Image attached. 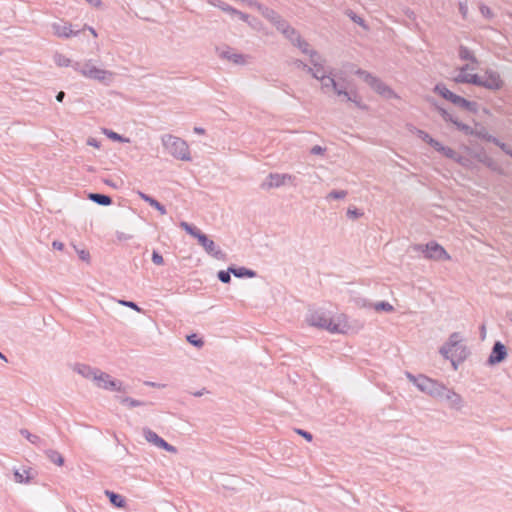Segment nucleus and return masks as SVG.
Segmentation results:
<instances>
[{"label":"nucleus","instance_id":"1","mask_svg":"<svg viewBox=\"0 0 512 512\" xmlns=\"http://www.w3.org/2000/svg\"><path fill=\"white\" fill-rule=\"evenodd\" d=\"M307 322L311 326L325 329L331 333H345L347 329V323L341 317L334 319L323 311L311 312L307 316Z\"/></svg>","mask_w":512,"mask_h":512},{"label":"nucleus","instance_id":"2","mask_svg":"<svg viewBox=\"0 0 512 512\" xmlns=\"http://www.w3.org/2000/svg\"><path fill=\"white\" fill-rule=\"evenodd\" d=\"M73 69L85 78L97 80L106 85L113 79V72L97 67L92 59L74 62Z\"/></svg>","mask_w":512,"mask_h":512},{"label":"nucleus","instance_id":"3","mask_svg":"<svg viewBox=\"0 0 512 512\" xmlns=\"http://www.w3.org/2000/svg\"><path fill=\"white\" fill-rule=\"evenodd\" d=\"M312 77L318 80L321 84V91L324 94H330L338 87L344 79L341 71L323 67L318 70L312 71Z\"/></svg>","mask_w":512,"mask_h":512},{"label":"nucleus","instance_id":"4","mask_svg":"<svg viewBox=\"0 0 512 512\" xmlns=\"http://www.w3.org/2000/svg\"><path fill=\"white\" fill-rule=\"evenodd\" d=\"M161 141L171 156L181 161H191L190 149L185 140L171 134H165L161 137Z\"/></svg>","mask_w":512,"mask_h":512},{"label":"nucleus","instance_id":"5","mask_svg":"<svg viewBox=\"0 0 512 512\" xmlns=\"http://www.w3.org/2000/svg\"><path fill=\"white\" fill-rule=\"evenodd\" d=\"M407 377L421 392L428 394L432 398L442 400L443 392H445L444 384L424 375L414 376L407 373Z\"/></svg>","mask_w":512,"mask_h":512},{"label":"nucleus","instance_id":"6","mask_svg":"<svg viewBox=\"0 0 512 512\" xmlns=\"http://www.w3.org/2000/svg\"><path fill=\"white\" fill-rule=\"evenodd\" d=\"M465 81H471L473 85L484 87L489 90H500L504 82L500 74L492 69H487L483 76H472L469 79L463 78Z\"/></svg>","mask_w":512,"mask_h":512},{"label":"nucleus","instance_id":"7","mask_svg":"<svg viewBox=\"0 0 512 512\" xmlns=\"http://www.w3.org/2000/svg\"><path fill=\"white\" fill-rule=\"evenodd\" d=\"M355 74L361 77L374 91L383 97H396L394 91L390 87H388L384 82H382L379 78L375 77L371 73L362 69H358L355 71Z\"/></svg>","mask_w":512,"mask_h":512},{"label":"nucleus","instance_id":"8","mask_svg":"<svg viewBox=\"0 0 512 512\" xmlns=\"http://www.w3.org/2000/svg\"><path fill=\"white\" fill-rule=\"evenodd\" d=\"M413 250L424 254V257L431 260H449L450 255L446 250L437 242L431 241L425 245L416 244L413 246Z\"/></svg>","mask_w":512,"mask_h":512},{"label":"nucleus","instance_id":"9","mask_svg":"<svg viewBox=\"0 0 512 512\" xmlns=\"http://www.w3.org/2000/svg\"><path fill=\"white\" fill-rule=\"evenodd\" d=\"M295 179L296 177L291 174L270 173L262 182L260 187L263 190H270L272 188H279L281 186H284L287 183L295 185Z\"/></svg>","mask_w":512,"mask_h":512},{"label":"nucleus","instance_id":"10","mask_svg":"<svg viewBox=\"0 0 512 512\" xmlns=\"http://www.w3.org/2000/svg\"><path fill=\"white\" fill-rule=\"evenodd\" d=\"M94 383L98 388L104 390L122 392L126 391L121 381L113 379L109 374L101 371L100 369L96 375V379H94Z\"/></svg>","mask_w":512,"mask_h":512},{"label":"nucleus","instance_id":"11","mask_svg":"<svg viewBox=\"0 0 512 512\" xmlns=\"http://www.w3.org/2000/svg\"><path fill=\"white\" fill-rule=\"evenodd\" d=\"M348 86L349 82L344 78L333 93L343 100L353 102L357 107L361 109L366 108V106L361 103L357 92L349 91Z\"/></svg>","mask_w":512,"mask_h":512},{"label":"nucleus","instance_id":"12","mask_svg":"<svg viewBox=\"0 0 512 512\" xmlns=\"http://www.w3.org/2000/svg\"><path fill=\"white\" fill-rule=\"evenodd\" d=\"M196 239L207 254L211 255L217 260H223L225 258V253L218 245L215 244L213 240L209 239L206 234L200 232L198 235H196Z\"/></svg>","mask_w":512,"mask_h":512},{"label":"nucleus","instance_id":"13","mask_svg":"<svg viewBox=\"0 0 512 512\" xmlns=\"http://www.w3.org/2000/svg\"><path fill=\"white\" fill-rule=\"evenodd\" d=\"M143 435L145 437V439L149 442V443H152L153 445H155L156 447H159V448H162L164 450H166L167 452H171V453H176L177 452V449L172 446L171 444H169L168 442H166L163 438H161L160 436H158L154 431H152L151 429L149 428H144L143 429Z\"/></svg>","mask_w":512,"mask_h":512},{"label":"nucleus","instance_id":"14","mask_svg":"<svg viewBox=\"0 0 512 512\" xmlns=\"http://www.w3.org/2000/svg\"><path fill=\"white\" fill-rule=\"evenodd\" d=\"M507 356V350L503 343L496 341L492 347L491 354L488 357V364L495 365L502 362Z\"/></svg>","mask_w":512,"mask_h":512},{"label":"nucleus","instance_id":"15","mask_svg":"<svg viewBox=\"0 0 512 512\" xmlns=\"http://www.w3.org/2000/svg\"><path fill=\"white\" fill-rule=\"evenodd\" d=\"M53 32L61 38H69L78 35L79 31L72 30L71 24L67 22H56L52 24Z\"/></svg>","mask_w":512,"mask_h":512},{"label":"nucleus","instance_id":"16","mask_svg":"<svg viewBox=\"0 0 512 512\" xmlns=\"http://www.w3.org/2000/svg\"><path fill=\"white\" fill-rule=\"evenodd\" d=\"M445 399L450 408L455 410H460L463 407V399L462 397L453 391L452 389H449L445 386V392H443V398Z\"/></svg>","mask_w":512,"mask_h":512},{"label":"nucleus","instance_id":"17","mask_svg":"<svg viewBox=\"0 0 512 512\" xmlns=\"http://www.w3.org/2000/svg\"><path fill=\"white\" fill-rule=\"evenodd\" d=\"M249 4L255 7L262 14V16L265 17L272 24H274L275 21H277L280 18V15L276 11L267 6H264L261 3H258L257 1H250Z\"/></svg>","mask_w":512,"mask_h":512},{"label":"nucleus","instance_id":"18","mask_svg":"<svg viewBox=\"0 0 512 512\" xmlns=\"http://www.w3.org/2000/svg\"><path fill=\"white\" fill-rule=\"evenodd\" d=\"M219 56L223 59H227L228 61L233 62L237 65H244L247 63L246 56L241 53H235L232 49L227 48L219 53Z\"/></svg>","mask_w":512,"mask_h":512},{"label":"nucleus","instance_id":"19","mask_svg":"<svg viewBox=\"0 0 512 512\" xmlns=\"http://www.w3.org/2000/svg\"><path fill=\"white\" fill-rule=\"evenodd\" d=\"M74 371L80 374L82 377L90 379L94 382V379H96V375L99 369L93 368L87 364H76L74 366Z\"/></svg>","mask_w":512,"mask_h":512},{"label":"nucleus","instance_id":"20","mask_svg":"<svg viewBox=\"0 0 512 512\" xmlns=\"http://www.w3.org/2000/svg\"><path fill=\"white\" fill-rule=\"evenodd\" d=\"M138 196L148 203L151 207L155 208L161 215H165L167 213V210L164 205H162L159 201L154 199L153 197L145 194L142 191H137Z\"/></svg>","mask_w":512,"mask_h":512},{"label":"nucleus","instance_id":"21","mask_svg":"<svg viewBox=\"0 0 512 512\" xmlns=\"http://www.w3.org/2000/svg\"><path fill=\"white\" fill-rule=\"evenodd\" d=\"M229 271L232 272V274L237 277V278H243V277H248V278H253L255 277L257 274L254 270H251V269H248L246 267H229Z\"/></svg>","mask_w":512,"mask_h":512},{"label":"nucleus","instance_id":"22","mask_svg":"<svg viewBox=\"0 0 512 512\" xmlns=\"http://www.w3.org/2000/svg\"><path fill=\"white\" fill-rule=\"evenodd\" d=\"M471 69L470 66L468 64L462 66L460 69H459V73L457 76L454 77V82L456 83H468V84H472L471 81H465L463 78L465 79H469L470 77L472 76H477V74H471V73H468V70Z\"/></svg>","mask_w":512,"mask_h":512},{"label":"nucleus","instance_id":"23","mask_svg":"<svg viewBox=\"0 0 512 512\" xmlns=\"http://www.w3.org/2000/svg\"><path fill=\"white\" fill-rule=\"evenodd\" d=\"M88 198L94 203L101 206H108L112 203V199L110 196L100 193H90Z\"/></svg>","mask_w":512,"mask_h":512},{"label":"nucleus","instance_id":"24","mask_svg":"<svg viewBox=\"0 0 512 512\" xmlns=\"http://www.w3.org/2000/svg\"><path fill=\"white\" fill-rule=\"evenodd\" d=\"M310 62L312 67L309 66L308 73L312 74L313 70L321 69L324 66L325 60L318 54V52H311Z\"/></svg>","mask_w":512,"mask_h":512},{"label":"nucleus","instance_id":"25","mask_svg":"<svg viewBox=\"0 0 512 512\" xmlns=\"http://www.w3.org/2000/svg\"><path fill=\"white\" fill-rule=\"evenodd\" d=\"M20 434L35 446H45V441L42 438H40L38 435L30 433L27 429H21Z\"/></svg>","mask_w":512,"mask_h":512},{"label":"nucleus","instance_id":"26","mask_svg":"<svg viewBox=\"0 0 512 512\" xmlns=\"http://www.w3.org/2000/svg\"><path fill=\"white\" fill-rule=\"evenodd\" d=\"M105 494L109 497V500L112 505H114L117 508H124L126 505V501L123 496L120 494H117L115 492L106 490Z\"/></svg>","mask_w":512,"mask_h":512},{"label":"nucleus","instance_id":"27","mask_svg":"<svg viewBox=\"0 0 512 512\" xmlns=\"http://www.w3.org/2000/svg\"><path fill=\"white\" fill-rule=\"evenodd\" d=\"M434 92L448 101H452L455 93L451 92L444 84L439 83L435 86Z\"/></svg>","mask_w":512,"mask_h":512},{"label":"nucleus","instance_id":"28","mask_svg":"<svg viewBox=\"0 0 512 512\" xmlns=\"http://www.w3.org/2000/svg\"><path fill=\"white\" fill-rule=\"evenodd\" d=\"M47 458L54 464L61 466L64 463L63 456L56 450L48 449L45 451Z\"/></svg>","mask_w":512,"mask_h":512},{"label":"nucleus","instance_id":"29","mask_svg":"<svg viewBox=\"0 0 512 512\" xmlns=\"http://www.w3.org/2000/svg\"><path fill=\"white\" fill-rule=\"evenodd\" d=\"M53 60H54L55 64L59 67H69V66L73 67V64H74V62H72V60L70 58L66 57L65 55H63L61 53H56L53 56Z\"/></svg>","mask_w":512,"mask_h":512},{"label":"nucleus","instance_id":"30","mask_svg":"<svg viewBox=\"0 0 512 512\" xmlns=\"http://www.w3.org/2000/svg\"><path fill=\"white\" fill-rule=\"evenodd\" d=\"M435 150L437 152H440L442 153L445 157L449 158V159H452V160H455L458 156V153L453 150L452 148L450 147H446L444 146L442 143L439 142V146H437L435 148Z\"/></svg>","mask_w":512,"mask_h":512},{"label":"nucleus","instance_id":"31","mask_svg":"<svg viewBox=\"0 0 512 512\" xmlns=\"http://www.w3.org/2000/svg\"><path fill=\"white\" fill-rule=\"evenodd\" d=\"M293 45L298 47L302 53L307 54L310 57H311V52H316L315 50L310 49L309 43L307 41H305L304 39H302L301 36L296 39V43H294Z\"/></svg>","mask_w":512,"mask_h":512},{"label":"nucleus","instance_id":"32","mask_svg":"<svg viewBox=\"0 0 512 512\" xmlns=\"http://www.w3.org/2000/svg\"><path fill=\"white\" fill-rule=\"evenodd\" d=\"M459 57L462 59V60H469L473 63H477V59L476 57L474 56L473 52L465 47V46H460V49H459Z\"/></svg>","mask_w":512,"mask_h":512},{"label":"nucleus","instance_id":"33","mask_svg":"<svg viewBox=\"0 0 512 512\" xmlns=\"http://www.w3.org/2000/svg\"><path fill=\"white\" fill-rule=\"evenodd\" d=\"M417 135L419 138H421L424 142L429 144L434 149L439 146V141L432 138L427 132L423 130H417Z\"/></svg>","mask_w":512,"mask_h":512},{"label":"nucleus","instance_id":"34","mask_svg":"<svg viewBox=\"0 0 512 512\" xmlns=\"http://www.w3.org/2000/svg\"><path fill=\"white\" fill-rule=\"evenodd\" d=\"M103 134H105L109 139L113 140V141H118V142H123V143H128L130 142V140L128 138H125L123 137L122 135L110 130V129H107V128H104L102 130Z\"/></svg>","mask_w":512,"mask_h":512},{"label":"nucleus","instance_id":"35","mask_svg":"<svg viewBox=\"0 0 512 512\" xmlns=\"http://www.w3.org/2000/svg\"><path fill=\"white\" fill-rule=\"evenodd\" d=\"M118 400L122 403V404H126L128 405L130 408H134V407H139V406H144L146 405V402L144 401H140V400H136V399H133L131 397H118Z\"/></svg>","mask_w":512,"mask_h":512},{"label":"nucleus","instance_id":"36","mask_svg":"<svg viewBox=\"0 0 512 512\" xmlns=\"http://www.w3.org/2000/svg\"><path fill=\"white\" fill-rule=\"evenodd\" d=\"M180 227L194 238H196V235H198L201 232V230H199L197 227L185 221L180 222Z\"/></svg>","mask_w":512,"mask_h":512},{"label":"nucleus","instance_id":"37","mask_svg":"<svg viewBox=\"0 0 512 512\" xmlns=\"http://www.w3.org/2000/svg\"><path fill=\"white\" fill-rule=\"evenodd\" d=\"M456 128L460 131H462L465 135H474L475 134V130L470 127L469 125L467 124H464L462 122H460L458 119H456V121H454L453 123Z\"/></svg>","mask_w":512,"mask_h":512},{"label":"nucleus","instance_id":"38","mask_svg":"<svg viewBox=\"0 0 512 512\" xmlns=\"http://www.w3.org/2000/svg\"><path fill=\"white\" fill-rule=\"evenodd\" d=\"M283 35L292 43H296V39L299 38L301 35L292 27L289 26V28L286 30V32L283 33Z\"/></svg>","mask_w":512,"mask_h":512},{"label":"nucleus","instance_id":"39","mask_svg":"<svg viewBox=\"0 0 512 512\" xmlns=\"http://www.w3.org/2000/svg\"><path fill=\"white\" fill-rule=\"evenodd\" d=\"M14 475L16 480H33L34 475L31 473V469H24L21 473L19 470H15Z\"/></svg>","mask_w":512,"mask_h":512},{"label":"nucleus","instance_id":"40","mask_svg":"<svg viewBox=\"0 0 512 512\" xmlns=\"http://www.w3.org/2000/svg\"><path fill=\"white\" fill-rule=\"evenodd\" d=\"M459 342H460V335H459V333L454 332L449 336V339H448L446 345L452 349H454V348L458 349Z\"/></svg>","mask_w":512,"mask_h":512},{"label":"nucleus","instance_id":"41","mask_svg":"<svg viewBox=\"0 0 512 512\" xmlns=\"http://www.w3.org/2000/svg\"><path fill=\"white\" fill-rule=\"evenodd\" d=\"M373 308L376 311H385V312H392L394 310L393 306L385 301L377 302L373 305Z\"/></svg>","mask_w":512,"mask_h":512},{"label":"nucleus","instance_id":"42","mask_svg":"<svg viewBox=\"0 0 512 512\" xmlns=\"http://www.w3.org/2000/svg\"><path fill=\"white\" fill-rule=\"evenodd\" d=\"M346 15L356 24L367 28L365 25V21L362 17L358 16L356 13H354L352 10H347Z\"/></svg>","mask_w":512,"mask_h":512},{"label":"nucleus","instance_id":"43","mask_svg":"<svg viewBox=\"0 0 512 512\" xmlns=\"http://www.w3.org/2000/svg\"><path fill=\"white\" fill-rule=\"evenodd\" d=\"M273 25H274V26L276 27V29H277L279 32H281L282 34H283L284 32H286V30H287V29L289 28V26H290V24H289L285 19H283L281 16H280V18H279L277 21H275V23H274Z\"/></svg>","mask_w":512,"mask_h":512},{"label":"nucleus","instance_id":"44","mask_svg":"<svg viewBox=\"0 0 512 512\" xmlns=\"http://www.w3.org/2000/svg\"><path fill=\"white\" fill-rule=\"evenodd\" d=\"M453 349L450 348L449 346H447L446 344L443 345L441 348H440V353L446 358V359H451V362L453 364V366L456 368V365H455V362L453 360V353H452Z\"/></svg>","mask_w":512,"mask_h":512},{"label":"nucleus","instance_id":"45","mask_svg":"<svg viewBox=\"0 0 512 512\" xmlns=\"http://www.w3.org/2000/svg\"><path fill=\"white\" fill-rule=\"evenodd\" d=\"M437 110L444 121L454 123L457 118H455L451 113L441 107H437Z\"/></svg>","mask_w":512,"mask_h":512},{"label":"nucleus","instance_id":"46","mask_svg":"<svg viewBox=\"0 0 512 512\" xmlns=\"http://www.w3.org/2000/svg\"><path fill=\"white\" fill-rule=\"evenodd\" d=\"M215 6L219 7L222 11L233 15V13H237V9L233 8L229 4L225 2L218 1V3H213Z\"/></svg>","mask_w":512,"mask_h":512},{"label":"nucleus","instance_id":"47","mask_svg":"<svg viewBox=\"0 0 512 512\" xmlns=\"http://www.w3.org/2000/svg\"><path fill=\"white\" fill-rule=\"evenodd\" d=\"M347 195V192L345 190H333L327 195V199H343Z\"/></svg>","mask_w":512,"mask_h":512},{"label":"nucleus","instance_id":"48","mask_svg":"<svg viewBox=\"0 0 512 512\" xmlns=\"http://www.w3.org/2000/svg\"><path fill=\"white\" fill-rule=\"evenodd\" d=\"M487 141L495 144L496 146H498L504 153H506V151L510 148L506 143L501 142L496 137H488Z\"/></svg>","mask_w":512,"mask_h":512},{"label":"nucleus","instance_id":"49","mask_svg":"<svg viewBox=\"0 0 512 512\" xmlns=\"http://www.w3.org/2000/svg\"><path fill=\"white\" fill-rule=\"evenodd\" d=\"M232 272L229 271V268L227 270H221L218 272V279L222 282V283H229L231 281V274Z\"/></svg>","mask_w":512,"mask_h":512},{"label":"nucleus","instance_id":"50","mask_svg":"<svg viewBox=\"0 0 512 512\" xmlns=\"http://www.w3.org/2000/svg\"><path fill=\"white\" fill-rule=\"evenodd\" d=\"M463 109H465V110H467L469 112H472V113H477V111H478V103L475 102V101L465 100Z\"/></svg>","mask_w":512,"mask_h":512},{"label":"nucleus","instance_id":"51","mask_svg":"<svg viewBox=\"0 0 512 512\" xmlns=\"http://www.w3.org/2000/svg\"><path fill=\"white\" fill-rule=\"evenodd\" d=\"M119 304L123 305V306H126V307H129L137 312H141V308L135 303V302H132V301H127V300H119Z\"/></svg>","mask_w":512,"mask_h":512},{"label":"nucleus","instance_id":"52","mask_svg":"<svg viewBox=\"0 0 512 512\" xmlns=\"http://www.w3.org/2000/svg\"><path fill=\"white\" fill-rule=\"evenodd\" d=\"M187 340L189 341V343H191L192 345H194L196 347H202L204 344L203 340L198 339L195 334L189 335L187 337Z\"/></svg>","mask_w":512,"mask_h":512},{"label":"nucleus","instance_id":"53","mask_svg":"<svg viewBox=\"0 0 512 512\" xmlns=\"http://www.w3.org/2000/svg\"><path fill=\"white\" fill-rule=\"evenodd\" d=\"M152 262L156 265H162L164 264V259L161 254H159L157 251H153L152 253Z\"/></svg>","mask_w":512,"mask_h":512},{"label":"nucleus","instance_id":"54","mask_svg":"<svg viewBox=\"0 0 512 512\" xmlns=\"http://www.w3.org/2000/svg\"><path fill=\"white\" fill-rule=\"evenodd\" d=\"M482 163H484L487 167L491 168L492 170H496V164L493 159H491L488 156H484L482 159H480Z\"/></svg>","mask_w":512,"mask_h":512},{"label":"nucleus","instance_id":"55","mask_svg":"<svg viewBox=\"0 0 512 512\" xmlns=\"http://www.w3.org/2000/svg\"><path fill=\"white\" fill-rule=\"evenodd\" d=\"M465 100V98L455 94L451 103H453L455 106L463 108Z\"/></svg>","mask_w":512,"mask_h":512},{"label":"nucleus","instance_id":"56","mask_svg":"<svg viewBox=\"0 0 512 512\" xmlns=\"http://www.w3.org/2000/svg\"><path fill=\"white\" fill-rule=\"evenodd\" d=\"M326 151V148L321 147L319 145H315L310 149V153L313 155H323Z\"/></svg>","mask_w":512,"mask_h":512},{"label":"nucleus","instance_id":"57","mask_svg":"<svg viewBox=\"0 0 512 512\" xmlns=\"http://www.w3.org/2000/svg\"><path fill=\"white\" fill-rule=\"evenodd\" d=\"M361 215H362V213L356 208H354V209L349 208L347 210V216L351 219H356V218L360 217Z\"/></svg>","mask_w":512,"mask_h":512},{"label":"nucleus","instance_id":"58","mask_svg":"<svg viewBox=\"0 0 512 512\" xmlns=\"http://www.w3.org/2000/svg\"><path fill=\"white\" fill-rule=\"evenodd\" d=\"M292 63L296 68L303 69L308 72L309 66L307 64H305L303 61L296 59Z\"/></svg>","mask_w":512,"mask_h":512},{"label":"nucleus","instance_id":"59","mask_svg":"<svg viewBox=\"0 0 512 512\" xmlns=\"http://www.w3.org/2000/svg\"><path fill=\"white\" fill-rule=\"evenodd\" d=\"M480 11H481L482 15L485 16V17L490 18V17L493 16V13H492L491 9L488 6L482 5L480 7Z\"/></svg>","mask_w":512,"mask_h":512},{"label":"nucleus","instance_id":"60","mask_svg":"<svg viewBox=\"0 0 512 512\" xmlns=\"http://www.w3.org/2000/svg\"><path fill=\"white\" fill-rule=\"evenodd\" d=\"M474 135L479 137V138H482V139H484L486 141H487L488 137H493L492 135L488 134L484 129H482L480 131H475Z\"/></svg>","mask_w":512,"mask_h":512},{"label":"nucleus","instance_id":"61","mask_svg":"<svg viewBox=\"0 0 512 512\" xmlns=\"http://www.w3.org/2000/svg\"><path fill=\"white\" fill-rule=\"evenodd\" d=\"M233 15L238 16L242 21L247 22V23H249L251 25V23L249 22V18L250 17H249L248 14L243 13V12L237 10V13H233Z\"/></svg>","mask_w":512,"mask_h":512},{"label":"nucleus","instance_id":"62","mask_svg":"<svg viewBox=\"0 0 512 512\" xmlns=\"http://www.w3.org/2000/svg\"><path fill=\"white\" fill-rule=\"evenodd\" d=\"M87 145L95 147V148H100V142L96 138H93V137H89L87 139Z\"/></svg>","mask_w":512,"mask_h":512},{"label":"nucleus","instance_id":"63","mask_svg":"<svg viewBox=\"0 0 512 512\" xmlns=\"http://www.w3.org/2000/svg\"><path fill=\"white\" fill-rule=\"evenodd\" d=\"M78 252V255H79V258L83 261H88L89 258H90V254L88 251L86 250H80V251H77Z\"/></svg>","mask_w":512,"mask_h":512},{"label":"nucleus","instance_id":"64","mask_svg":"<svg viewBox=\"0 0 512 512\" xmlns=\"http://www.w3.org/2000/svg\"><path fill=\"white\" fill-rule=\"evenodd\" d=\"M297 433L300 434L301 436H303L308 441L312 440V434L305 430L298 429Z\"/></svg>","mask_w":512,"mask_h":512}]
</instances>
